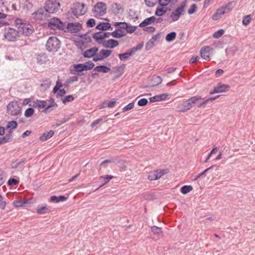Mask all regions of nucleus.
<instances>
[{
    "label": "nucleus",
    "instance_id": "obj_9",
    "mask_svg": "<svg viewBox=\"0 0 255 255\" xmlns=\"http://www.w3.org/2000/svg\"><path fill=\"white\" fill-rule=\"evenodd\" d=\"M93 13L96 16H102L106 12V5L103 2H99L96 4L92 9Z\"/></svg>",
    "mask_w": 255,
    "mask_h": 255
},
{
    "label": "nucleus",
    "instance_id": "obj_26",
    "mask_svg": "<svg viewBox=\"0 0 255 255\" xmlns=\"http://www.w3.org/2000/svg\"><path fill=\"white\" fill-rule=\"evenodd\" d=\"M134 53L131 49H129L126 52L124 53L119 54L118 56L121 60H126L128 58L129 56L133 55Z\"/></svg>",
    "mask_w": 255,
    "mask_h": 255
},
{
    "label": "nucleus",
    "instance_id": "obj_43",
    "mask_svg": "<svg viewBox=\"0 0 255 255\" xmlns=\"http://www.w3.org/2000/svg\"><path fill=\"white\" fill-rule=\"evenodd\" d=\"M112 10L115 13H119L121 9V6L120 4L117 3H114L112 6Z\"/></svg>",
    "mask_w": 255,
    "mask_h": 255
},
{
    "label": "nucleus",
    "instance_id": "obj_40",
    "mask_svg": "<svg viewBox=\"0 0 255 255\" xmlns=\"http://www.w3.org/2000/svg\"><path fill=\"white\" fill-rule=\"evenodd\" d=\"M176 36V33L175 32H171L167 34L165 37V39L168 42L172 41L174 40Z\"/></svg>",
    "mask_w": 255,
    "mask_h": 255
},
{
    "label": "nucleus",
    "instance_id": "obj_12",
    "mask_svg": "<svg viewBox=\"0 0 255 255\" xmlns=\"http://www.w3.org/2000/svg\"><path fill=\"white\" fill-rule=\"evenodd\" d=\"M112 51L108 49H101L99 52H97V54L93 58L94 61H101L109 56H110Z\"/></svg>",
    "mask_w": 255,
    "mask_h": 255
},
{
    "label": "nucleus",
    "instance_id": "obj_39",
    "mask_svg": "<svg viewBox=\"0 0 255 255\" xmlns=\"http://www.w3.org/2000/svg\"><path fill=\"white\" fill-rule=\"evenodd\" d=\"M49 209L46 206H38L37 209V213L39 214H43L48 212Z\"/></svg>",
    "mask_w": 255,
    "mask_h": 255
},
{
    "label": "nucleus",
    "instance_id": "obj_46",
    "mask_svg": "<svg viewBox=\"0 0 255 255\" xmlns=\"http://www.w3.org/2000/svg\"><path fill=\"white\" fill-rule=\"evenodd\" d=\"M34 113V110L32 108H29L26 110L24 112V116L26 118H29L32 116Z\"/></svg>",
    "mask_w": 255,
    "mask_h": 255
},
{
    "label": "nucleus",
    "instance_id": "obj_23",
    "mask_svg": "<svg viewBox=\"0 0 255 255\" xmlns=\"http://www.w3.org/2000/svg\"><path fill=\"white\" fill-rule=\"evenodd\" d=\"M111 35L115 38H121L126 35L127 33L125 31L122 30L120 28L116 29L111 32Z\"/></svg>",
    "mask_w": 255,
    "mask_h": 255
},
{
    "label": "nucleus",
    "instance_id": "obj_64",
    "mask_svg": "<svg viewBox=\"0 0 255 255\" xmlns=\"http://www.w3.org/2000/svg\"><path fill=\"white\" fill-rule=\"evenodd\" d=\"M198 59H199V56H193L190 58V59L189 60V63L190 64L194 63L198 60Z\"/></svg>",
    "mask_w": 255,
    "mask_h": 255
},
{
    "label": "nucleus",
    "instance_id": "obj_58",
    "mask_svg": "<svg viewBox=\"0 0 255 255\" xmlns=\"http://www.w3.org/2000/svg\"><path fill=\"white\" fill-rule=\"evenodd\" d=\"M9 185H16L18 183V181L14 178H10L8 181Z\"/></svg>",
    "mask_w": 255,
    "mask_h": 255
},
{
    "label": "nucleus",
    "instance_id": "obj_15",
    "mask_svg": "<svg viewBox=\"0 0 255 255\" xmlns=\"http://www.w3.org/2000/svg\"><path fill=\"white\" fill-rule=\"evenodd\" d=\"M82 25L79 23H68L66 27L64 26V30L65 32H70L71 33H77L82 28Z\"/></svg>",
    "mask_w": 255,
    "mask_h": 255
},
{
    "label": "nucleus",
    "instance_id": "obj_17",
    "mask_svg": "<svg viewBox=\"0 0 255 255\" xmlns=\"http://www.w3.org/2000/svg\"><path fill=\"white\" fill-rule=\"evenodd\" d=\"M95 65L91 61L86 62L85 64H78L75 66L76 71L77 72H82L84 70H89L92 69Z\"/></svg>",
    "mask_w": 255,
    "mask_h": 255
},
{
    "label": "nucleus",
    "instance_id": "obj_22",
    "mask_svg": "<svg viewBox=\"0 0 255 255\" xmlns=\"http://www.w3.org/2000/svg\"><path fill=\"white\" fill-rule=\"evenodd\" d=\"M53 101V99H52ZM38 107L40 108H45L44 110L43 111L44 113H47L49 109H50L51 107L55 106V107H57V104L55 103L54 101H52L51 104L47 106H46V102L45 101H39L38 103Z\"/></svg>",
    "mask_w": 255,
    "mask_h": 255
},
{
    "label": "nucleus",
    "instance_id": "obj_36",
    "mask_svg": "<svg viewBox=\"0 0 255 255\" xmlns=\"http://www.w3.org/2000/svg\"><path fill=\"white\" fill-rule=\"evenodd\" d=\"M25 161V158L21 159L20 160H15L11 163V167L12 169H15L17 168L20 165L23 163Z\"/></svg>",
    "mask_w": 255,
    "mask_h": 255
},
{
    "label": "nucleus",
    "instance_id": "obj_4",
    "mask_svg": "<svg viewBox=\"0 0 255 255\" xmlns=\"http://www.w3.org/2000/svg\"><path fill=\"white\" fill-rule=\"evenodd\" d=\"M21 109L16 101L10 102L7 106V112L11 116H18L21 113Z\"/></svg>",
    "mask_w": 255,
    "mask_h": 255
},
{
    "label": "nucleus",
    "instance_id": "obj_14",
    "mask_svg": "<svg viewBox=\"0 0 255 255\" xmlns=\"http://www.w3.org/2000/svg\"><path fill=\"white\" fill-rule=\"evenodd\" d=\"M48 12L45 8H40L32 13V17L35 20H43L48 17Z\"/></svg>",
    "mask_w": 255,
    "mask_h": 255
},
{
    "label": "nucleus",
    "instance_id": "obj_32",
    "mask_svg": "<svg viewBox=\"0 0 255 255\" xmlns=\"http://www.w3.org/2000/svg\"><path fill=\"white\" fill-rule=\"evenodd\" d=\"M111 28V24L108 23H100L98 24L96 27V28L99 30H106L107 29H109Z\"/></svg>",
    "mask_w": 255,
    "mask_h": 255
},
{
    "label": "nucleus",
    "instance_id": "obj_7",
    "mask_svg": "<svg viewBox=\"0 0 255 255\" xmlns=\"http://www.w3.org/2000/svg\"><path fill=\"white\" fill-rule=\"evenodd\" d=\"M4 36L8 41H14L19 37L20 35L18 29L9 28L5 30Z\"/></svg>",
    "mask_w": 255,
    "mask_h": 255
},
{
    "label": "nucleus",
    "instance_id": "obj_19",
    "mask_svg": "<svg viewBox=\"0 0 255 255\" xmlns=\"http://www.w3.org/2000/svg\"><path fill=\"white\" fill-rule=\"evenodd\" d=\"M212 50L213 49L208 46L202 48L200 50L201 57L206 60L209 58L210 56L212 54Z\"/></svg>",
    "mask_w": 255,
    "mask_h": 255
},
{
    "label": "nucleus",
    "instance_id": "obj_51",
    "mask_svg": "<svg viewBox=\"0 0 255 255\" xmlns=\"http://www.w3.org/2000/svg\"><path fill=\"white\" fill-rule=\"evenodd\" d=\"M74 98L73 97V95H70L66 96L65 98L64 99H62V102L64 104H66L67 102H72L74 100Z\"/></svg>",
    "mask_w": 255,
    "mask_h": 255
},
{
    "label": "nucleus",
    "instance_id": "obj_2",
    "mask_svg": "<svg viewBox=\"0 0 255 255\" xmlns=\"http://www.w3.org/2000/svg\"><path fill=\"white\" fill-rule=\"evenodd\" d=\"M17 127V123L15 121H10L7 123L6 128L9 129V131L4 136L0 137V145L5 144L12 140V130L16 128Z\"/></svg>",
    "mask_w": 255,
    "mask_h": 255
},
{
    "label": "nucleus",
    "instance_id": "obj_63",
    "mask_svg": "<svg viewBox=\"0 0 255 255\" xmlns=\"http://www.w3.org/2000/svg\"><path fill=\"white\" fill-rule=\"evenodd\" d=\"M102 121V119H99L94 121L91 125V127L93 128L96 125H98Z\"/></svg>",
    "mask_w": 255,
    "mask_h": 255
},
{
    "label": "nucleus",
    "instance_id": "obj_53",
    "mask_svg": "<svg viewBox=\"0 0 255 255\" xmlns=\"http://www.w3.org/2000/svg\"><path fill=\"white\" fill-rule=\"evenodd\" d=\"M148 103V100L145 98H142L138 100L137 104L139 106L142 107L145 106Z\"/></svg>",
    "mask_w": 255,
    "mask_h": 255
},
{
    "label": "nucleus",
    "instance_id": "obj_25",
    "mask_svg": "<svg viewBox=\"0 0 255 255\" xmlns=\"http://www.w3.org/2000/svg\"><path fill=\"white\" fill-rule=\"evenodd\" d=\"M48 60L47 56L44 53H41L37 55L36 61L39 64L45 63Z\"/></svg>",
    "mask_w": 255,
    "mask_h": 255
},
{
    "label": "nucleus",
    "instance_id": "obj_20",
    "mask_svg": "<svg viewBox=\"0 0 255 255\" xmlns=\"http://www.w3.org/2000/svg\"><path fill=\"white\" fill-rule=\"evenodd\" d=\"M102 44L105 48H114L118 46L119 43L118 41L113 39H110L108 40L103 41Z\"/></svg>",
    "mask_w": 255,
    "mask_h": 255
},
{
    "label": "nucleus",
    "instance_id": "obj_30",
    "mask_svg": "<svg viewBox=\"0 0 255 255\" xmlns=\"http://www.w3.org/2000/svg\"><path fill=\"white\" fill-rule=\"evenodd\" d=\"M94 71H97L98 72H103L104 73H108L111 71V69L105 66V65H100L96 66L94 69Z\"/></svg>",
    "mask_w": 255,
    "mask_h": 255
},
{
    "label": "nucleus",
    "instance_id": "obj_24",
    "mask_svg": "<svg viewBox=\"0 0 255 255\" xmlns=\"http://www.w3.org/2000/svg\"><path fill=\"white\" fill-rule=\"evenodd\" d=\"M225 13L226 11H224V9L221 7L216 10V12L212 15V18L214 20H218L221 18V15Z\"/></svg>",
    "mask_w": 255,
    "mask_h": 255
},
{
    "label": "nucleus",
    "instance_id": "obj_45",
    "mask_svg": "<svg viewBox=\"0 0 255 255\" xmlns=\"http://www.w3.org/2000/svg\"><path fill=\"white\" fill-rule=\"evenodd\" d=\"M128 24L125 22H116L114 25L116 26H119L118 28H120L121 30L122 29H125L126 30Z\"/></svg>",
    "mask_w": 255,
    "mask_h": 255
},
{
    "label": "nucleus",
    "instance_id": "obj_50",
    "mask_svg": "<svg viewBox=\"0 0 255 255\" xmlns=\"http://www.w3.org/2000/svg\"><path fill=\"white\" fill-rule=\"evenodd\" d=\"M33 6V3L31 0H26L24 3V7L27 9H29L32 8Z\"/></svg>",
    "mask_w": 255,
    "mask_h": 255
},
{
    "label": "nucleus",
    "instance_id": "obj_48",
    "mask_svg": "<svg viewBox=\"0 0 255 255\" xmlns=\"http://www.w3.org/2000/svg\"><path fill=\"white\" fill-rule=\"evenodd\" d=\"M137 28L136 26H129L128 24L127 25V28H126V33H132L134 32Z\"/></svg>",
    "mask_w": 255,
    "mask_h": 255
},
{
    "label": "nucleus",
    "instance_id": "obj_31",
    "mask_svg": "<svg viewBox=\"0 0 255 255\" xmlns=\"http://www.w3.org/2000/svg\"><path fill=\"white\" fill-rule=\"evenodd\" d=\"M67 198L63 195H60L59 196H52L50 197V201L55 203L65 201L67 200Z\"/></svg>",
    "mask_w": 255,
    "mask_h": 255
},
{
    "label": "nucleus",
    "instance_id": "obj_62",
    "mask_svg": "<svg viewBox=\"0 0 255 255\" xmlns=\"http://www.w3.org/2000/svg\"><path fill=\"white\" fill-rule=\"evenodd\" d=\"M154 79L156 82V85L161 84L162 82V79L160 76H156Z\"/></svg>",
    "mask_w": 255,
    "mask_h": 255
},
{
    "label": "nucleus",
    "instance_id": "obj_34",
    "mask_svg": "<svg viewBox=\"0 0 255 255\" xmlns=\"http://www.w3.org/2000/svg\"><path fill=\"white\" fill-rule=\"evenodd\" d=\"M160 34L157 33L152 36V37L149 40L148 42L146 44V48L147 49L148 46L152 47L154 44V42L159 38Z\"/></svg>",
    "mask_w": 255,
    "mask_h": 255
},
{
    "label": "nucleus",
    "instance_id": "obj_54",
    "mask_svg": "<svg viewBox=\"0 0 255 255\" xmlns=\"http://www.w3.org/2000/svg\"><path fill=\"white\" fill-rule=\"evenodd\" d=\"M160 101L168 99L170 98V96L167 93H163L158 95Z\"/></svg>",
    "mask_w": 255,
    "mask_h": 255
},
{
    "label": "nucleus",
    "instance_id": "obj_49",
    "mask_svg": "<svg viewBox=\"0 0 255 255\" xmlns=\"http://www.w3.org/2000/svg\"><path fill=\"white\" fill-rule=\"evenodd\" d=\"M134 107V102H131L123 108V112H125L132 109Z\"/></svg>",
    "mask_w": 255,
    "mask_h": 255
},
{
    "label": "nucleus",
    "instance_id": "obj_18",
    "mask_svg": "<svg viewBox=\"0 0 255 255\" xmlns=\"http://www.w3.org/2000/svg\"><path fill=\"white\" fill-rule=\"evenodd\" d=\"M111 32L100 31L95 33L93 36L94 39H95L97 42L102 44L103 39L105 38H107L111 35Z\"/></svg>",
    "mask_w": 255,
    "mask_h": 255
},
{
    "label": "nucleus",
    "instance_id": "obj_33",
    "mask_svg": "<svg viewBox=\"0 0 255 255\" xmlns=\"http://www.w3.org/2000/svg\"><path fill=\"white\" fill-rule=\"evenodd\" d=\"M100 179H103L104 180V182L101 184L98 188H97L95 191L98 190L99 189L103 187L104 185H105L106 184H107L111 179L113 178V176L110 175H106L102 176L100 177Z\"/></svg>",
    "mask_w": 255,
    "mask_h": 255
},
{
    "label": "nucleus",
    "instance_id": "obj_35",
    "mask_svg": "<svg viewBox=\"0 0 255 255\" xmlns=\"http://www.w3.org/2000/svg\"><path fill=\"white\" fill-rule=\"evenodd\" d=\"M151 231L155 235L160 236L162 235V231L161 228L155 226L151 227Z\"/></svg>",
    "mask_w": 255,
    "mask_h": 255
},
{
    "label": "nucleus",
    "instance_id": "obj_29",
    "mask_svg": "<svg viewBox=\"0 0 255 255\" xmlns=\"http://www.w3.org/2000/svg\"><path fill=\"white\" fill-rule=\"evenodd\" d=\"M236 2L235 1H231L228 2L225 5H223L221 6L222 8L224 9V11H226V12H228L231 11L236 5Z\"/></svg>",
    "mask_w": 255,
    "mask_h": 255
},
{
    "label": "nucleus",
    "instance_id": "obj_8",
    "mask_svg": "<svg viewBox=\"0 0 255 255\" xmlns=\"http://www.w3.org/2000/svg\"><path fill=\"white\" fill-rule=\"evenodd\" d=\"M48 26L52 29H64L65 24L59 19L54 17L50 19L48 23Z\"/></svg>",
    "mask_w": 255,
    "mask_h": 255
},
{
    "label": "nucleus",
    "instance_id": "obj_59",
    "mask_svg": "<svg viewBox=\"0 0 255 255\" xmlns=\"http://www.w3.org/2000/svg\"><path fill=\"white\" fill-rule=\"evenodd\" d=\"M149 101L150 103H153V102H159L160 100H159V98L158 95L149 98Z\"/></svg>",
    "mask_w": 255,
    "mask_h": 255
},
{
    "label": "nucleus",
    "instance_id": "obj_11",
    "mask_svg": "<svg viewBox=\"0 0 255 255\" xmlns=\"http://www.w3.org/2000/svg\"><path fill=\"white\" fill-rule=\"evenodd\" d=\"M167 173L166 169H158L149 173L148 179L150 181L157 180Z\"/></svg>",
    "mask_w": 255,
    "mask_h": 255
},
{
    "label": "nucleus",
    "instance_id": "obj_10",
    "mask_svg": "<svg viewBox=\"0 0 255 255\" xmlns=\"http://www.w3.org/2000/svg\"><path fill=\"white\" fill-rule=\"evenodd\" d=\"M185 5L186 2H182L180 6L177 7L171 13L170 17L172 18L173 21H176L178 20L181 15L183 14Z\"/></svg>",
    "mask_w": 255,
    "mask_h": 255
},
{
    "label": "nucleus",
    "instance_id": "obj_3",
    "mask_svg": "<svg viewBox=\"0 0 255 255\" xmlns=\"http://www.w3.org/2000/svg\"><path fill=\"white\" fill-rule=\"evenodd\" d=\"M60 41L56 37H50L46 43V49L49 52H57L60 47Z\"/></svg>",
    "mask_w": 255,
    "mask_h": 255
},
{
    "label": "nucleus",
    "instance_id": "obj_13",
    "mask_svg": "<svg viewBox=\"0 0 255 255\" xmlns=\"http://www.w3.org/2000/svg\"><path fill=\"white\" fill-rule=\"evenodd\" d=\"M19 35L24 34L28 35L33 32L32 26L29 24L20 23V25L17 28Z\"/></svg>",
    "mask_w": 255,
    "mask_h": 255
},
{
    "label": "nucleus",
    "instance_id": "obj_1",
    "mask_svg": "<svg viewBox=\"0 0 255 255\" xmlns=\"http://www.w3.org/2000/svg\"><path fill=\"white\" fill-rule=\"evenodd\" d=\"M202 97L200 96H195L191 97L183 103L178 105L177 109L178 112L185 113L191 109L193 105L199 100H201Z\"/></svg>",
    "mask_w": 255,
    "mask_h": 255
},
{
    "label": "nucleus",
    "instance_id": "obj_42",
    "mask_svg": "<svg viewBox=\"0 0 255 255\" xmlns=\"http://www.w3.org/2000/svg\"><path fill=\"white\" fill-rule=\"evenodd\" d=\"M252 19L251 15H247L246 16H245L243 18L242 23L245 25H248L250 22H251Z\"/></svg>",
    "mask_w": 255,
    "mask_h": 255
},
{
    "label": "nucleus",
    "instance_id": "obj_47",
    "mask_svg": "<svg viewBox=\"0 0 255 255\" xmlns=\"http://www.w3.org/2000/svg\"><path fill=\"white\" fill-rule=\"evenodd\" d=\"M224 33V30L223 29H220L216 31L213 35V36L215 38H219L221 37Z\"/></svg>",
    "mask_w": 255,
    "mask_h": 255
},
{
    "label": "nucleus",
    "instance_id": "obj_21",
    "mask_svg": "<svg viewBox=\"0 0 255 255\" xmlns=\"http://www.w3.org/2000/svg\"><path fill=\"white\" fill-rule=\"evenodd\" d=\"M99 48L97 47H94L89 49L86 50L83 53V56L85 58H91L95 57L97 54Z\"/></svg>",
    "mask_w": 255,
    "mask_h": 255
},
{
    "label": "nucleus",
    "instance_id": "obj_52",
    "mask_svg": "<svg viewBox=\"0 0 255 255\" xmlns=\"http://www.w3.org/2000/svg\"><path fill=\"white\" fill-rule=\"evenodd\" d=\"M197 9V5L196 4H193L191 5L189 9L188 10V13L189 14H193Z\"/></svg>",
    "mask_w": 255,
    "mask_h": 255
},
{
    "label": "nucleus",
    "instance_id": "obj_55",
    "mask_svg": "<svg viewBox=\"0 0 255 255\" xmlns=\"http://www.w3.org/2000/svg\"><path fill=\"white\" fill-rule=\"evenodd\" d=\"M12 204L14 207H19L22 206L23 205V204H24V202H23L21 200H17V201H14V202H13Z\"/></svg>",
    "mask_w": 255,
    "mask_h": 255
},
{
    "label": "nucleus",
    "instance_id": "obj_27",
    "mask_svg": "<svg viewBox=\"0 0 255 255\" xmlns=\"http://www.w3.org/2000/svg\"><path fill=\"white\" fill-rule=\"evenodd\" d=\"M155 19L156 17H154V16H152L150 17L147 18L139 24V26L141 27H145V26L154 22Z\"/></svg>",
    "mask_w": 255,
    "mask_h": 255
},
{
    "label": "nucleus",
    "instance_id": "obj_61",
    "mask_svg": "<svg viewBox=\"0 0 255 255\" xmlns=\"http://www.w3.org/2000/svg\"><path fill=\"white\" fill-rule=\"evenodd\" d=\"M142 47H143V44H139L136 47H132L130 49L132 50V52L134 54L135 52L137 50H139V49H141Z\"/></svg>",
    "mask_w": 255,
    "mask_h": 255
},
{
    "label": "nucleus",
    "instance_id": "obj_28",
    "mask_svg": "<svg viewBox=\"0 0 255 255\" xmlns=\"http://www.w3.org/2000/svg\"><path fill=\"white\" fill-rule=\"evenodd\" d=\"M54 134L52 130H50L47 132H44L39 137V139L42 141H44L51 138Z\"/></svg>",
    "mask_w": 255,
    "mask_h": 255
},
{
    "label": "nucleus",
    "instance_id": "obj_37",
    "mask_svg": "<svg viewBox=\"0 0 255 255\" xmlns=\"http://www.w3.org/2000/svg\"><path fill=\"white\" fill-rule=\"evenodd\" d=\"M193 190V187L190 185H184L180 189L181 192L183 194H186Z\"/></svg>",
    "mask_w": 255,
    "mask_h": 255
},
{
    "label": "nucleus",
    "instance_id": "obj_56",
    "mask_svg": "<svg viewBox=\"0 0 255 255\" xmlns=\"http://www.w3.org/2000/svg\"><path fill=\"white\" fill-rule=\"evenodd\" d=\"M159 4L162 6L167 5L171 1V0H158Z\"/></svg>",
    "mask_w": 255,
    "mask_h": 255
},
{
    "label": "nucleus",
    "instance_id": "obj_57",
    "mask_svg": "<svg viewBox=\"0 0 255 255\" xmlns=\"http://www.w3.org/2000/svg\"><path fill=\"white\" fill-rule=\"evenodd\" d=\"M95 25V21L93 18L89 19L87 22V25L88 27H92Z\"/></svg>",
    "mask_w": 255,
    "mask_h": 255
},
{
    "label": "nucleus",
    "instance_id": "obj_41",
    "mask_svg": "<svg viewBox=\"0 0 255 255\" xmlns=\"http://www.w3.org/2000/svg\"><path fill=\"white\" fill-rule=\"evenodd\" d=\"M167 11V9L162 7H157L155 12V14L157 16H162Z\"/></svg>",
    "mask_w": 255,
    "mask_h": 255
},
{
    "label": "nucleus",
    "instance_id": "obj_6",
    "mask_svg": "<svg viewBox=\"0 0 255 255\" xmlns=\"http://www.w3.org/2000/svg\"><path fill=\"white\" fill-rule=\"evenodd\" d=\"M71 10L74 15L77 17L79 15H84L87 12V8L85 4L77 2L73 5Z\"/></svg>",
    "mask_w": 255,
    "mask_h": 255
},
{
    "label": "nucleus",
    "instance_id": "obj_60",
    "mask_svg": "<svg viewBox=\"0 0 255 255\" xmlns=\"http://www.w3.org/2000/svg\"><path fill=\"white\" fill-rule=\"evenodd\" d=\"M143 30L149 33H152L154 32L155 30V28L153 26H148L144 27L143 29Z\"/></svg>",
    "mask_w": 255,
    "mask_h": 255
},
{
    "label": "nucleus",
    "instance_id": "obj_38",
    "mask_svg": "<svg viewBox=\"0 0 255 255\" xmlns=\"http://www.w3.org/2000/svg\"><path fill=\"white\" fill-rule=\"evenodd\" d=\"M208 102H209V100H207V99H205L202 98V99L198 101L195 104L198 108H200L202 107H205V105Z\"/></svg>",
    "mask_w": 255,
    "mask_h": 255
},
{
    "label": "nucleus",
    "instance_id": "obj_44",
    "mask_svg": "<svg viewBox=\"0 0 255 255\" xmlns=\"http://www.w3.org/2000/svg\"><path fill=\"white\" fill-rule=\"evenodd\" d=\"M144 1L147 6L153 7L157 3L158 0H144Z\"/></svg>",
    "mask_w": 255,
    "mask_h": 255
},
{
    "label": "nucleus",
    "instance_id": "obj_5",
    "mask_svg": "<svg viewBox=\"0 0 255 255\" xmlns=\"http://www.w3.org/2000/svg\"><path fill=\"white\" fill-rule=\"evenodd\" d=\"M60 3L56 0H48L45 2L44 8L48 13H53L58 10Z\"/></svg>",
    "mask_w": 255,
    "mask_h": 255
},
{
    "label": "nucleus",
    "instance_id": "obj_16",
    "mask_svg": "<svg viewBox=\"0 0 255 255\" xmlns=\"http://www.w3.org/2000/svg\"><path fill=\"white\" fill-rule=\"evenodd\" d=\"M230 87L229 85L219 83L217 85L214 87L212 91L210 92V95H213L215 93H220L226 92L229 90Z\"/></svg>",
    "mask_w": 255,
    "mask_h": 255
}]
</instances>
